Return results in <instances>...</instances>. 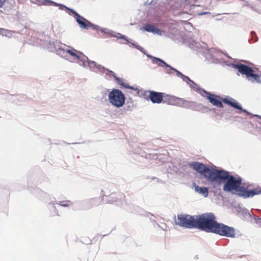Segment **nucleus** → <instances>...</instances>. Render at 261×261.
Instances as JSON below:
<instances>
[{
	"label": "nucleus",
	"mask_w": 261,
	"mask_h": 261,
	"mask_svg": "<svg viewBox=\"0 0 261 261\" xmlns=\"http://www.w3.org/2000/svg\"><path fill=\"white\" fill-rule=\"evenodd\" d=\"M216 217L212 213H206L198 216L196 218L195 227L206 232H211L227 238L236 237V229L216 220Z\"/></svg>",
	"instance_id": "f257e3e1"
},
{
	"label": "nucleus",
	"mask_w": 261,
	"mask_h": 261,
	"mask_svg": "<svg viewBox=\"0 0 261 261\" xmlns=\"http://www.w3.org/2000/svg\"><path fill=\"white\" fill-rule=\"evenodd\" d=\"M217 172L216 180L218 179L222 180H227L223 187V190L225 191L230 192L232 190H236L238 195L244 198H249L261 194V188L259 187L250 189H249L251 187L250 185L248 186L246 188L241 187V178L236 179L232 175H230L227 171L219 170Z\"/></svg>",
	"instance_id": "f03ea898"
},
{
	"label": "nucleus",
	"mask_w": 261,
	"mask_h": 261,
	"mask_svg": "<svg viewBox=\"0 0 261 261\" xmlns=\"http://www.w3.org/2000/svg\"><path fill=\"white\" fill-rule=\"evenodd\" d=\"M202 91L205 94L206 98L213 106L220 108H223V105L222 103V102H223L235 109L246 112L245 110H243L242 107L236 101V100L230 97L227 96L225 98H221L220 96L210 93V92L206 91L205 90H202Z\"/></svg>",
	"instance_id": "7ed1b4c3"
},
{
	"label": "nucleus",
	"mask_w": 261,
	"mask_h": 261,
	"mask_svg": "<svg viewBox=\"0 0 261 261\" xmlns=\"http://www.w3.org/2000/svg\"><path fill=\"white\" fill-rule=\"evenodd\" d=\"M190 166L197 172L203 175L208 180L211 182L216 181V176L219 170L211 169L203 164L198 162L191 163Z\"/></svg>",
	"instance_id": "20e7f679"
},
{
	"label": "nucleus",
	"mask_w": 261,
	"mask_h": 261,
	"mask_svg": "<svg viewBox=\"0 0 261 261\" xmlns=\"http://www.w3.org/2000/svg\"><path fill=\"white\" fill-rule=\"evenodd\" d=\"M125 96L122 92L118 89H113L109 94L110 102L117 108L122 107L125 102Z\"/></svg>",
	"instance_id": "39448f33"
},
{
	"label": "nucleus",
	"mask_w": 261,
	"mask_h": 261,
	"mask_svg": "<svg viewBox=\"0 0 261 261\" xmlns=\"http://www.w3.org/2000/svg\"><path fill=\"white\" fill-rule=\"evenodd\" d=\"M235 67L239 72L245 75L248 80L252 82L256 81L258 83H260L259 75L253 73L254 70L251 67L244 64H237L235 65Z\"/></svg>",
	"instance_id": "423d86ee"
},
{
	"label": "nucleus",
	"mask_w": 261,
	"mask_h": 261,
	"mask_svg": "<svg viewBox=\"0 0 261 261\" xmlns=\"http://www.w3.org/2000/svg\"><path fill=\"white\" fill-rule=\"evenodd\" d=\"M196 219L189 215L180 214L177 215L175 223L180 226L187 228L195 227Z\"/></svg>",
	"instance_id": "0eeeda50"
},
{
	"label": "nucleus",
	"mask_w": 261,
	"mask_h": 261,
	"mask_svg": "<svg viewBox=\"0 0 261 261\" xmlns=\"http://www.w3.org/2000/svg\"><path fill=\"white\" fill-rule=\"evenodd\" d=\"M70 12L74 15L77 22L79 24L80 28L83 29H88L92 28L94 30H97L98 26L91 23L89 21L80 15L76 11L73 9H69Z\"/></svg>",
	"instance_id": "6e6552de"
},
{
	"label": "nucleus",
	"mask_w": 261,
	"mask_h": 261,
	"mask_svg": "<svg viewBox=\"0 0 261 261\" xmlns=\"http://www.w3.org/2000/svg\"><path fill=\"white\" fill-rule=\"evenodd\" d=\"M125 195L121 193H113L108 196L107 201L110 204H119L125 201Z\"/></svg>",
	"instance_id": "1a4fd4ad"
},
{
	"label": "nucleus",
	"mask_w": 261,
	"mask_h": 261,
	"mask_svg": "<svg viewBox=\"0 0 261 261\" xmlns=\"http://www.w3.org/2000/svg\"><path fill=\"white\" fill-rule=\"evenodd\" d=\"M163 103H166L171 105H179L183 103V100L181 98H177L174 96L163 94Z\"/></svg>",
	"instance_id": "9d476101"
},
{
	"label": "nucleus",
	"mask_w": 261,
	"mask_h": 261,
	"mask_svg": "<svg viewBox=\"0 0 261 261\" xmlns=\"http://www.w3.org/2000/svg\"><path fill=\"white\" fill-rule=\"evenodd\" d=\"M149 98L152 103H160L162 102L163 93L155 91H149Z\"/></svg>",
	"instance_id": "9b49d317"
},
{
	"label": "nucleus",
	"mask_w": 261,
	"mask_h": 261,
	"mask_svg": "<svg viewBox=\"0 0 261 261\" xmlns=\"http://www.w3.org/2000/svg\"><path fill=\"white\" fill-rule=\"evenodd\" d=\"M114 77L115 80H116V81L118 83V84L119 85H121V86H122L125 88H127V89L133 90L135 91H137V93L139 92V89L137 87L129 86L128 84L125 83L124 82L123 79L118 77H117L116 75H114Z\"/></svg>",
	"instance_id": "f8f14e48"
},
{
	"label": "nucleus",
	"mask_w": 261,
	"mask_h": 261,
	"mask_svg": "<svg viewBox=\"0 0 261 261\" xmlns=\"http://www.w3.org/2000/svg\"><path fill=\"white\" fill-rule=\"evenodd\" d=\"M194 189L196 192L203 195L204 197L208 196V191L206 187H200L197 185H194Z\"/></svg>",
	"instance_id": "ddd939ff"
},
{
	"label": "nucleus",
	"mask_w": 261,
	"mask_h": 261,
	"mask_svg": "<svg viewBox=\"0 0 261 261\" xmlns=\"http://www.w3.org/2000/svg\"><path fill=\"white\" fill-rule=\"evenodd\" d=\"M143 29L147 32H152L154 33H158L160 32L159 29H158L156 27L153 25L149 24H146L143 27Z\"/></svg>",
	"instance_id": "4468645a"
},
{
	"label": "nucleus",
	"mask_w": 261,
	"mask_h": 261,
	"mask_svg": "<svg viewBox=\"0 0 261 261\" xmlns=\"http://www.w3.org/2000/svg\"><path fill=\"white\" fill-rule=\"evenodd\" d=\"M151 58H152V59H153V63H155L154 61H156L160 62L158 64L159 66H161V67L166 66V67H169L171 69H173L171 66L168 65L166 62H165L163 60L160 59V58H155V57H151Z\"/></svg>",
	"instance_id": "2eb2a0df"
},
{
	"label": "nucleus",
	"mask_w": 261,
	"mask_h": 261,
	"mask_svg": "<svg viewBox=\"0 0 261 261\" xmlns=\"http://www.w3.org/2000/svg\"><path fill=\"white\" fill-rule=\"evenodd\" d=\"M65 51L71 57H72L74 59L79 60L80 56L76 54V52L77 51L75 49L73 48L72 49H67Z\"/></svg>",
	"instance_id": "dca6fc26"
},
{
	"label": "nucleus",
	"mask_w": 261,
	"mask_h": 261,
	"mask_svg": "<svg viewBox=\"0 0 261 261\" xmlns=\"http://www.w3.org/2000/svg\"><path fill=\"white\" fill-rule=\"evenodd\" d=\"M60 205L63 206H68L69 205V201H61L60 203Z\"/></svg>",
	"instance_id": "f3484780"
},
{
	"label": "nucleus",
	"mask_w": 261,
	"mask_h": 261,
	"mask_svg": "<svg viewBox=\"0 0 261 261\" xmlns=\"http://www.w3.org/2000/svg\"><path fill=\"white\" fill-rule=\"evenodd\" d=\"M174 70H175V71L177 72V74H178V75H180V76H181V77H184V78L187 79V80H190L188 76H185V75H183L181 73H180V72H179V71H177L176 70H175V69H174Z\"/></svg>",
	"instance_id": "a211bd4d"
},
{
	"label": "nucleus",
	"mask_w": 261,
	"mask_h": 261,
	"mask_svg": "<svg viewBox=\"0 0 261 261\" xmlns=\"http://www.w3.org/2000/svg\"><path fill=\"white\" fill-rule=\"evenodd\" d=\"M6 0H0V8H1L5 3Z\"/></svg>",
	"instance_id": "6ab92c4d"
},
{
	"label": "nucleus",
	"mask_w": 261,
	"mask_h": 261,
	"mask_svg": "<svg viewBox=\"0 0 261 261\" xmlns=\"http://www.w3.org/2000/svg\"><path fill=\"white\" fill-rule=\"evenodd\" d=\"M121 38L125 39V40H126V38L125 36H124V35H121Z\"/></svg>",
	"instance_id": "aec40b11"
},
{
	"label": "nucleus",
	"mask_w": 261,
	"mask_h": 261,
	"mask_svg": "<svg viewBox=\"0 0 261 261\" xmlns=\"http://www.w3.org/2000/svg\"><path fill=\"white\" fill-rule=\"evenodd\" d=\"M5 31V30L4 29H0V33H2V32Z\"/></svg>",
	"instance_id": "412c9836"
},
{
	"label": "nucleus",
	"mask_w": 261,
	"mask_h": 261,
	"mask_svg": "<svg viewBox=\"0 0 261 261\" xmlns=\"http://www.w3.org/2000/svg\"><path fill=\"white\" fill-rule=\"evenodd\" d=\"M258 223H261V218L258 219Z\"/></svg>",
	"instance_id": "4be33fe9"
},
{
	"label": "nucleus",
	"mask_w": 261,
	"mask_h": 261,
	"mask_svg": "<svg viewBox=\"0 0 261 261\" xmlns=\"http://www.w3.org/2000/svg\"><path fill=\"white\" fill-rule=\"evenodd\" d=\"M102 196H107V195H106L105 194H102Z\"/></svg>",
	"instance_id": "5701e85b"
}]
</instances>
